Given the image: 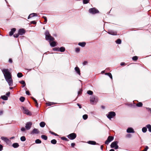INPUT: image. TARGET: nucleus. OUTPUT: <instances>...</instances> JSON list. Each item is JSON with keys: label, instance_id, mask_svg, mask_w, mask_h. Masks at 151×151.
<instances>
[{"label": "nucleus", "instance_id": "f257e3e1", "mask_svg": "<svg viewBox=\"0 0 151 151\" xmlns=\"http://www.w3.org/2000/svg\"><path fill=\"white\" fill-rule=\"evenodd\" d=\"M2 71L5 79L9 85L10 86H12L13 85V80L12 77L11 73L9 71V69H3Z\"/></svg>", "mask_w": 151, "mask_h": 151}, {"label": "nucleus", "instance_id": "f03ea898", "mask_svg": "<svg viewBox=\"0 0 151 151\" xmlns=\"http://www.w3.org/2000/svg\"><path fill=\"white\" fill-rule=\"evenodd\" d=\"M45 35L46 39L47 40H49L50 42H52L50 43V45L52 47H54L56 45V42L55 41H53L55 39L54 37L51 36L48 31H46Z\"/></svg>", "mask_w": 151, "mask_h": 151}, {"label": "nucleus", "instance_id": "7ed1b4c3", "mask_svg": "<svg viewBox=\"0 0 151 151\" xmlns=\"http://www.w3.org/2000/svg\"><path fill=\"white\" fill-rule=\"evenodd\" d=\"M90 101L92 104H96L98 101V99L97 97L95 96H92L90 97Z\"/></svg>", "mask_w": 151, "mask_h": 151}, {"label": "nucleus", "instance_id": "20e7f679", "mask_svg": "<svg viewBox=\"0 0 151 151\" xmlns=\"http://www.w3.org/2000/svg\"><path fill=\"white\" fill-rule=\"evenodd\" d=\"M89 12L90 13L93 14H95L99 12V11L95 8L89 9Z\"/></svg>", "mask_w": 151, "mask_h": 151}, {"label": "nucleus", "instance_id": "39448f33", "mask_svg": "<svg viewBox=\"0 0 151 151\" xmlns=\"http://www.w3.org/2000/svg\"><path fill=\"white\" fill-rule=\"evenodd\" d=\"M115 115L116 114L114 112L111 111L109 113L108 115L107 114V116L109 119L111 120V118L115 116Z\"/></svg>", "mask_w": 151, "mask_h": 151}, {"label": "nucleus", "instance_id": "423d86ee", "mask_svg": "<svg viewBox=\"0 0 151 151\" xmlns=\"http://www.w3.org/2000/svg\"><path fill=\"white\" fill-rule=\"evenodd\" d=\"M118 142L114 141L112 142L111 145V147L112 148H114L115 149H117L118 148V146L117 145Z\"/></svg>", "mask_w": 151, "mask_h": 151}, {"label": "nucleus", "instance_id": "0eeeda50", "mask_svg": "<svg viewBox=\"0 0 151 151\" xmlns=\"http://www.w3.org/2000/svg\"><path fill=\"white\" fill-rule=\"evenodd\" d=\"M23 112L24 114H26L27 115L30 116L32 114L31 112L26 107H23Z\"/></svg>", "mask_w": 151, "mask_h": 151}, {"label": "nucleus", "instance_id": "6e6552de", "mask_svg": "<svg viewBox=\"0 0 151 151\" xmlns=\"http://www.w3.org/2000/svg\"><path fill=\"white\" fill-rule=\"evenodd\" d=\"M76 137V133H71L68 136V137L69 139L73 140Z\"/></svg>", "mask_w": 151, "mask_h": 151}, {"label": "nucleus", "instance_id": "1a4fd4ad", "mask_svg": "<svg viewBox=\"0 0 151 151\" xmlns=\"http://www.w3.org/2000/svg\"><path fill=\"white\" fill-rule=\"evenodd\" d=\"M114 139V137L112 136H109L107 138V139L105 142V144L108 145L109 143Z\"/></svg>", "mask_w": 151, "mask_h": 151}, {"label": "nucleus", "instance_id": "9d476101", "mask_svg": "<svg viewBox=\"0 0 151 151\" xmlns=\"http://www.w3.org/2000/svg\"><path fill=\"white\" fill-rule=\"evenodd\" d=\"M32 125V123L31 122H28L27 123L25 126L26 129L29 130L30 129Z\"/></svg>", "mask_w": 151, "mask_h": 151}, {"label": "nucleus", "instance_id": "9b49d317", "mask_svg": "<svg viewBox=\"0 0 151 151\" xmlns=\"http://www.w3.org/2000/svg\"><path fill=\"white\" fill-rule=\"evenodd\" d=\"M25 32V30L24 29H20L18 31V33L20 35H23Z\"/></svg>", "mask_w": 151, "mask_h": 151}, {"label": "nucleus", "instance_id": "f8f14e48", "mask_svg": "<svg viewBox=\"0 0 151 151\" xmlns=\"http://www.w3.org/2000/svg\"><path fill=\"white\" fill-rule=\"evenodd\" d=\"M127 133H134V131L133 129L131 127L128 128L127 130Z\"/></svg>", "mask_w": 151, "mask_h": 151}, {"label": "nucleus", "instance_id": "ddd939ff", "mask_svg": "<svg viewBox=\"0 0 151 151\" xmlns=\"http://www.w3.org/2000/svg\"><path fill=\"white\" fill-rule=\"evenodd\" d=\"M40 132L39 130L35 128L32 131L31 134H38Z\"/></svg>", "mask_w": 151, "mask_h": 151}, {"label": "nucleus", "instance_id": "4468645a", "mask_svg": "<svg viewBox=\"0 0 151 151\" xmlns=\"http://www.w3.org/2000/svg\"><path fill=\"white\" fill-rule=\"evenodd\" d=\"M16 29L15 28H13L11 29V31L9 32V35L10 36H12L15 31Z\"/></svg>", "mask_w": 151, "mask_h": 151}, {"label": "nucleus", "instance_id": "2eb2a0df", "mask_svg": "<svg viewBox=\"0 0 151 151\" xmlns=\"http://www.w3.org/2000/svg\"><path fill=\"white\" fill-rule=\"evenodd\" d=\"M1 139L4 141L5 142H6V143H7L9 142V139H7L6 137H2L1 138Z\"/></svg>", "mask_w": 151, "mask_h": 151}, {"label": "nucleus", "instance_id": "dca6fc26", "mask_svg": "<svg viewBox=\"0 0 151 151\" xmlns=\"http://www.w3.org/2000/svg\"><path fill=\"white\" fill-rule=\"evenodd\" d=\"M108 33L110 35H117V32L113 31H109L108 32Z\"/></svg>", "mask_w": 151, "mask_h": 151}, {"label": "nucleus", "instance_id": "f3484780", "mask_svg": "<svg viewBox=\"0 0 151 151\" xmlns=\"http://www.w3.org/2000/svg\"><path fill=\"white\" fill-rule=\"evenodd\" d=\"M37 14L36 13H33L30 14L28 17V19H29L30 18L34 16H37Z\"/></svg>", "mask_w": 151, "mask_h": 151}, {"label": "nucleus", "instance_id": "a211bd4d", "mask_svg": "<svg viewBox=\"0 0 151 151\" xmlns=\"http://www.w3.org/2000/svg\"><path fill=\"white\" fill-rule=\"evenodd\" d=\"M75 69L77 73L80 75L81 73L79 68L78 67H76L75 68Z\"/></svg>", "mask_w": 151, "mask_h": 151}, {"label": "nucleus", "instance_id": "6ab92c4d", "mask_svg": "<svg viewBox=\"0 0 151 151\" xmlns=\"http://www.w3.org/2000/svg\"><path fill=\"white\" fill-rule=\"evenodd\" d=\"M19 144L17 143H15L13 144L12 146L15 148H17L19 147Z\"/></svg>", "mask_w": 151, "mask_h": 151}, {"label": "nucleus", "instance_id": "aec40b11", "mask_svg": "<svg viewBox=\"0 0 151 151\" xmlns=\"http://www.w3.org/2000/svg\"><path fill=\"white\" fill-rule=\"evenodd\" d=\"M78 44L82 47H84L85 46L86 43L85 42H79Z\"/></svg>", "mask_w": 151, "mask_h": 151}, {"label": "nucleus", "instance_id": "412c9836", "mask_svg": "<svg viewBox=\"0 0 151 151\" xmlns=\"http://www.w3.org/2000/svg\"><path fill=\"white\" fill-rule=\"evenodd\" d=\"M40 125L41 127H44L45 126V122H40Z\"/></svg>", "mask_w": 151, "mask_h": 151}, {"label": "nucleus", "instance_id": "4be33fe9", "mask_svg": "<svg viewBox=\"0 0 151 151\" xmlns=\"http://www.w3.org/2000/svg\"><path fill=\"white\" fill-rule=\"evenodd\" d=\"M1 98L4 100H6L8 99V97L5 95L1 96Z\"/></svg>", "mask_w": 151, "mask_h": 151}, {"label": "nucleus", "instance_id": "5701e85b", "mask_svg": "<svg viewBox=\"0 0 151 151\" xmlns=\"http://www.w3.org/2000/svg\"><path fill=\"white\" fill-rule=\"evenodd\" d=\"M65 48L63 47H62L59 49V51L61 52H63L65 51Z\"/></svg>", "mask_w": 151, "mask_h": 151}, {"label": "nucleus", "instance_id": "b1692460", "mask_svg": "<svg viewBox=\"0 0 151 151\" xmlns=\"http://www.w3.org/2000/svg\"><path fill=\"white\" fill-rule=\"evenodd\" d=\"M88 143L90 144L95 145L96 144V142L95 141H88Z\"/></svg>", "mask_w": 151, "mask_h": 151}, {"label": "nucleus", "instance_id": "393cba45", "mask_svg": "<svg viewBox=\"0 0 151 151\" xmlns=\"http://www.w3.org/2000/svg\"><path fill=\"white\" fill-rule=\"evenodd\" d=\"M142 105H143L142 104L141 102H139L137 104H136V106H137L139 107H142Z\"/></svg>", "mask_w": 151, "mask_h": 151}, {"label": "nucleus", "instance_id": "a878e982", "mask_svg": "<svg viewBox=\"0 0 151 151\" xmlns=\"http://www.w3.org/2000/svg\"><path fill=\"white\" fill-rule=\"evenodd\" d=\"M147 128L148 129L149 131L151 132V126L150 124H148L146 126Z\"/></svg>", "mask_w": 151, "mask_h": 151}, {"label": "nucleus", "instance_id": "bb28decb", "mask_svg": "<svg viewBox=\"0 0 151 151\" xmlns=\"http://www.w3.org/2000/svg\"><path fill=\"white\" fill-rule=\"evenodd\" d=\"M41 137L42 139L45 140H47V137L45 135H42L41 136Z\"/></svg>", "mask_w": 151, "mask_h": 151}, {"label": "nucleus", "instance_id": "cd10ccee", "mask_svg": "<svg viewBox=\"0 0 151 151\" xmlns=\"http://www.w3.org/2000/svg\"><path fill=\"white\" fill-rule=\"evenodd\" d=\"M51 142L52 144H55L56 143L57 141L55 139H53L51 141Z\"/></svg>", "mask_w": 151, "mask_h": 151}, {"label": "nucleus", "instance_id": "c85d7f7f", "mask_svg": "<svg viewBox=\"0 0 151 151\" xmlns=\"http://www.w3.org/2000/svg\"><path fill=\"white\" fill-rule=\"evenodd\" d=\"M17 77L19 78H21L23 76L22 74L21 73H19L17 74Z\"/></svg>", "mask_w": 151, "mask_h": 151}, {"label": "nucleus", "instance_id": "c756f323", "mask_svg": "<svg viewBox=\"0 0 151 151\" xmlns=\"http://www.w3.org/2000/svg\"><path fill=\"white\" fill-rule=\"evenodd\" d=\"M35 142L37 144H40L41 143V141L39 139H37L35 140Z\"/></svg>", "mask_w": 151, "mask_h": 151}, {"label": "nucleus", "instance_id": "7c9ffc66", "mask_svg": "<svg viewBox=\"0 0 151 151\" xmlns=\"http://www.w3.org/2000/svg\"><path fill=\"white\" fill-rule=\"evenodd\" d=\"M83 117L84 119L86 120L88 118V115L87 114H84L83 116Z\"/></svg>", "mask_w": 151, "mask_h": 151}, {"label": "nucleus", "instance_id": "2f4dec72", "mask_svg": "<svg viewBox=\"0 0 151 151\" xmlns=\"http://www.w3.org/2000/svg\"><path fill=\"white\" fill-rule=\"evenodd\" d=\"M21 141H24L26 140V138L24 136H22L20 138Z\"/></svg>", "mask_w": 151, "mask_h": 151}, {"label": "nucleus", "instance_id": "473e14b6", "mask_svg": "<svg viewBox=\"0 0 151 151\" xmlns=\"http://www.w3.org/2000/svg\"><path fill=\"white\" fill-rule=\"evenodd\" d=\"M142 130L143 132H145L147 131V128L146 127H143L142 128Z\"/></svg>", "mask_w": 151, "mask_h": 151}, {"label": "nucleus", "instance_id": "72a5a7b5", "mask_svg": "<svg viewBox=\"0 0 151 151\" xmlns=\"http://www.w3.org/2000/svg\"><path fill=\"white\" fill-rule=\"evenodd\" d=\"M116 42L118 44H120L121 43V40L120 39H118L116 41Z\"/></svg>", "mask_w": 151, "mask_h": 151}, {"label": "nucleus", "instance_id": "f704fd0d", "mask_svg": "<svg viewBox=\"0 0 151 151\" xmlns=\"http://www.w3.org/2000/svg\"><path fill=\"white\" fill-rule=\"evenodd\" d=\"M87 93L90 95H92L93 94V93L92 91L89 90L87 91Z\"/></svg>", "mask_w": 151, "mask_h": 151}, {"label": "nucleus", "instance_id": "c9c22d12", "mask_svg": "<svg viewBox=\"0 0 151 151\" xmlns=\"http://www.w3.org/2000/svg\"><path fill=\"white\" fill-rule=\"evenodd\" d=\"M132 59L134 61H136L138 59V57L137 56H134L132 57Z\"/></svg>", "mask_w": 151, "mask_h": 151}, {"label": "nucleus", "instance_id": "e433bc0d", "mask_svg": "<svg viewBox=\"0 0 151 151\" xmlns=\"http://www.w3.org/2000/svg\"><path fill=\"white\" fill-rule=\"evenodd\" d=\"M42 18H44V22L45 23H47V17H45V16H43L42 17Z\"/></svg>", "mask_w": 151, "mask_h": 151}, {"label": "nucleus", "instance_id": "4c0bfd02", "mask_svg": "<svg viewBox=\"0 0 151 151\" xmlns=\"http://www.w3.org/2000/svg\"><path fill=\"white\" fill-rule=\"evenodd\" d=\"M106 75H108L111 79L112 78V76L110 73H108L105 74Z\"/></svg>", "mask_w": 151, "mask_h": 151}, {"label": "nucleus", "instance_id": "58836bf2", "mask_svg": "<svg viewBox=\"0 0 151 151\" xmlns=\"http://www.w3.org/2000/svg\"><path fill=\"white\" fill-rule=\"evenodd\" d=\"M19 99L21 102H23L25 100V98L22 96L20 97Z\"/></svg>", "mask_w": 151, "mask_h": 151}, {"label": "nucleus", "instance_id": "ea45409f", "mask_svg": "<svg viewBox=\"0 0 151 151\" xmlns=\"http://www.w3.org/2000/svg\"><path fill=\"white\" fill-rule=\"evenodd\" d=\"M61 139L63 140L68 141V139L65 137H61Z\"/></svg>", "mask_w": 151, "mask_h": 151}, {"label": "nucleus", "instance_id": "a19ab883", "mask_svg": "<svg viewBox=\"0 0 151 151\" xmlns=\"http://www.w3.org/2000/svg\"><path fill=\"white\" fill-rule=\"evenodd\" d=\"M20 83L21 84L23 85V87H24L26 85V84L25 83V82L24 81H22L20 82Z\"/></svg>", "mask_w": 151, "mask_h": 151}, {"label": "nucleus", "instance_id": "79ce46f5", "mask_svg": "<svg viewBox=\"0 0 151 151\" xmlns=\"http://www.w3.org/2000/svg\"><path fill=\"white\" fill-rule=\"evenodd\" d=\"M132 136L130 134H128L126 135V137L127 138H130Z\"/></svg>", "mask_w": 151, "mask_h": 151}, {"label": "nucleus", "instance_id": "37998d69", "mask_svg": "<svg viewBox=\"0 0 151 151\" xmlns=\"http://www.w3.org/2000/svg\"><path fill=\"white\" fill-rule=\"evenodd\" d=\"M89 0H83V4H86L88 3Z\"/></svg>", "mask_w": 151, "mask_h": 151}, {"label": "nucleus", "instance_id": "c03bdc74", "mask_svg": "<svg viewBox=\"0 0 151 151\" xmlns=\"http://www.w3.org/2000/svg\"><path fill=\"white\" fill-rule=\"evenodd\" d=\"M80 50V49L79 47L76 48L75 49V51L77 52H78Z\"/></svg>", "mask_w": 151, "mask_h": 151}, {"label": "nucleus", "instance_id": "a18cd8bd", "mask_svg": "<svg viewBox=\"0 0 151 151\" xmlns=\"http://www.w3.org/2000/svg\"><path fill=\"white\" fill-rule=\"evenodd\" d=\"M19 35V34L18 33L17 34H14L13 36H14V37H18Z\"/></svg>", "mask_w": 151, "mask_h": 151}, {"label": "nucleus", "instance_id": "49530a36", "mask_svg": "<svg viewBox=\"0 0 151 151\" xmlns=\"http://www.w3.org/2000/svg\"><path fill=\"white\" fill-rule=\"evenodd\" d=\"M35 105L37 107H38V105L36 100H35Z\"/></svg>", "mask_w": 151, "mask_h": 151}, {"label": "nucleus", "instance_id": "de8ad7c7", "mask_svg": "<svg viewBox=\"0 0 151 151\" xmlns=\"http://www.w3.org/2000/svg\"><path fill=\"white\" fill-rule=\"evenodd\" d=\"M88 63V62L86 61H84L83 63V65H85Z\"/></svg>", "mask_w": 151, "mask_h": 151}, {"label": "nucleus", "instance_id": "09e8293b", "mask_svg": "<svg viewBox=\"0 0 151 151\" xmlns=\"http://www.w3.org/2000/svg\"><path fill=\"white\" fill-rule=\"evenodd\" d=\"M148 148V147L147 146H146L145 149L142 151H147Z\"/></svg>", "mask_w": 151, "mask_h": 151}, {"label": "nucleus", "instance_id": "8fccbe9b", "mask_svg": "<svg viewBox=\"0 0 151 151\" xmlns=\"http://www.w3.org/2000/svg\"><path fill=\"white\" fill-rule=\"evenodd\" d=\"M3 146L0 144V151H1L3 150Z\"/></svg>", "mask_w": 151, "mask_h": 151}, {"label": "nucleus", "instance_id": "3c124183", "mask_svg": "<svg viewBox=\"0 0 151 151\" xmlns=\"http://www.w3.org/2000/svg\"><path fill=\"white\" fill-rule=\"evenodd\" d=\"M50 133L51 134H53V135H55V136L57 135V134H56V133H54V132H52L50 131Z\"/></svg>", "mask_w": 151, "mask_h": 151}, {"label": "nucleus", "instance_id": "603ef678", "mask_svg": "<svg viewBox=\"0 0 151 151\" xmlns=\"http://www.w3.org/2000/svg\"><path fill=\"white\" fill-rule=\"evenodd\" d=\"M25 129L24 128V127H22L21 129V131H22V132H24V131H25Z\"/></svg>", "mask_w": 151, "mask_h": 151}, {"label": "nucleus", "instance_id": "864d4df0", "mask_svg": "<svg viewBox=\"0 0 151 151\" xmlns=\"http://www.w3.org/2000/svg\"><path fill=\"white\" fill-rule=\"evenodd\" d=\"M9 63H12V60L11 58H9Z\"/></svg>", "mask_w": 151, "mask_h": 151}, {"label": "nucleus", "instance_id": "5fc2aeb1", "mask_svg": "<svg viewBox=\"0 0 151 151\" xmlns=\"http://www.w3.org/2000/svg\"><path fill=\"white\" fill-rule=\"evenodd\" d=\"M26 93L28 95H30V93H29V91H26Z\"/></svg>", "mask_w": 151, "mask_h": 151}, {"label": "nucleus", "instance_id": "6e6d98bb", "mask_svg": "<svg viewBox=\"0 0 151 151\" xmlns=\"http://www.w3.org/2000/svg\"><path fill=\"white\" fill-rule=\"evenodd\" d=\"M31 23L35 24H36V22L35 21H32L31 22Z\"/></svg>", "mask_w": 151, "mask_h": 151}, {"label": "nucleus", "instance_id": "4d7b16f0", "mask_svg": "<svg viewBox=\"0 0 151 151\" xmlns=\"http://www.w3.org/2000/svg\"><path fill=\"white\" fill-rule=\"evenodd\" d=\"M75 145V144L74 143H72L71 144V146L73 147Z\"/></svg>", "mask_w": 151, "mask_h": 151}, {"label": "nucleus", "instance_id": "13d9d810", "mask_svg": "<svg viewBox=\"0 0 151 151\" xmlns=\"http://www.w3.org/2000/svg\"><path fill=\"white\" fill-rule=\"evenodd\" d=\"M146 109L148 111H149L150 112L151 111V109L149 108H146Z\"/></svg>", "mask_w": 151, "mask_h": 151}, {"label": "nucleus", "instance_id": "bf43d9fd", "mask_svg": "<svg viewBox=\"0 0 151 151\" xmlns=\"http://www.w3.org/2000/svg\"><path fill=\"white\" fill-rule=\"evenodd\" d=\"M3 114V111L1 110H0V115H2Z\"/></svg>", "mask_w": 151, "mask_h": 151}, {"label": "nucleus", "instance_id": "052dcab7", "mask_svg": "<svg viewBox=\"0 0 151 151\" xmlns=\"http://www.w3.org/2000/svg\"><path fill=\"white\" fill-rule=\"evenodd\" d=\"M10 94V92H8L6 93V95L7 96H9Z\"/></svg>", "mask_w": 151, "mask_h": 151}, {"label": "nucleus", "instance_id": "680f3d73", "mask_svg": "<svg viewBox=\"0 0 151 151\" xmlns=\"http://www.w3.org/2000/svg\"><path fill=\"white\" fill-rule=\"evenodd\" d=\"M52 105V104L51 103H48L47 104V105L48 106H50Z\"/></svg>", "mask_w": 151, "mask_h": 151}, {"label": "nucleus", "instance_id": "e2e57ef3", "mask_svg": "<svg viewBox=\"0 0 151 151\" xmlns=\"http://www.w3.org/2000/svg\"><path fill=\"white\" fill-rule=\"evenodd\" d=\"M125 63L124 62H122L121 63V65L122 66L123 65H124Z\"/></svg>", "mask_w": 151, "mask_h": 151}, {"label": "nucleus", "instance_id": "0e129e2a", "mask_svg": "<svg viewBox=\"0 0 151 151\" xmlns=\"http://www.w3.org/2000/svg\"><path fill=\"white\" fill-rule=\"evenodd\" d=\"M77 105L79 106V108H81V106L79 104H78Z\"/></svg>", "mask_w": 151, "mask_h": 151}, {"label": "nucleus", "instance_id": "69168bd1", "mask_svg": "<svg viewBox=\"0 0 151 151\" xmlns=\"http://www.w3.org/2000/svg\"><path fill=\"white\" fill-rule=\"evenodd\" d=\"M81 91H78V94H81Z\"/></svg>", "mask_w": 151, "mask_h": 151}, {"label": "nucleus", "instance_id": "338daca9", "mask_svg": "<svg viewBox=\"0 0 151 151\" xmlns=\"http://www.w3.org/2000/svg\"><path fill=\"white\" fill-rule=\"evenodd\" d=\"M103 147L102 145H101V149L102 150H103Z\"/></svg>", "mask_w": 151, "mask_h": 151}, {"label": "nucleus", "instance_id": "774afa93", "mask_svg": "<svg viewBox=\"0 0 151 151\" xmlns=\"http://www.w3.org/2000/svg\"><path fill=\"white\" fill-rule=\"evenodd\" d=\"M109 151H115L113 149H111Z\"/></svg>", "mask_w": 151, "mask_h": 151}]
</instances>
